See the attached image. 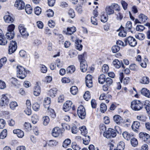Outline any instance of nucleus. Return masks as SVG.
I'll use <instances>...</instances> for the list:
<instances>
[{
	"label": "nucleus",
	"instance_id": "1",
	"mask_svg": "<svg viewBox=\"0 0 150 150\" xmlns=\"http://www.w3.org/2000/svg\"><path fill=\"white\" fill-rule=\"evenodd\" d=\"M143 106V104L138 100H133L131 103V108L135 111H138L141 110Z\"/></svg>",
	"mask_w": 150,
	"mask_h": 150
},
{
	"label": "nucleus",
	"instance_id": "2",
	"mask_svg": "<svg viewBox=\"0 0 150 150\" xmlns=\"http://www.w3.org/2000/svg\"><path fill=\"white\" fill-rule=\"evenodd\" d=\"M17 77L21 79H23L26 76L27 72L23 67L18 65L16 67Z\"/></svg>",
	"mask_w": 150,
	"mask_h": 150
},
{
	"label": "nucleus",
	"instance_id": "3",
	"mask_svg": "<svg viewBox=\"0 0 150 150\" xmlns=\"http://www.w3.org/2000/svg\"><path fill=\"white\" fill-rule=\"evenodd\" d=\"M103 135L107 138L114 137L116 135V132L115 130L112 128H110L108 129V130L104 132Z\"/></svg>",
	"mask_w": 150,
	"mask_h": 150
},
{
	"label": "nucleus",
	"instance_id": "4",
	"mask_svg": "<svg viewBox=\"0 0 150 150\" xmlns=\"http://www.w3.org/2000/svg\"><path fill=\"white\" fill-rule=\"evenodd\" d=\"M19 32L23 38H27L29 34L26 31V28L23 24H20L18 26Z\"/></svg>",
	"mask_w": 150,
	"mask_h": 150
},
{
	"label": "nucleus",
	"instance_id": "5",
	"mask_svg": "<svg viewBox=\"0 0 150 150\" xmlns=\"http://www.w3.org/2000/svg\"><path fill=\"white\" fill-rule=\"evenodd\" d=\"M124 42L126 45L128 42L129 45L132 47H134L137 44V42L135 39L131 36H129L127 38H125Z\"/></svg>",
	"mask_w": 150,
	"mask_h": 150
},
{
	"label": "nucleus",
	"instance_id": "6",
	"mask_svg": "<svg viewBox=\"0 0 150 150\" xmlns=\"http://www.w3.org/2000/svg\"><path fill=\"white\" fill-rule=\"evenodd\" d=\"M77 112L78 116L81 119L85 118L86 113L85 109L83 105H81L78 107Z\"/></svg>",
	"mask_w": 150,
	"mask_h": 150
},
{
	"label": "nucleus",
	"instance_id": "7",
	"mask_svg": "<svg viewBox=\"0 0 150 150\" xmlns=\"http://www.w3.org/2000/svg\"><path fill=\"white\" fill-rule=\"evenodd\" d=\"M140 139L147 144H150V135L144 132H140L139 134Z\"/></svg>",
	"mask_w": 150,
	"mask_h": 150
},
{
	"label": "nucleus",
	"instance_id": "8",
	"mask_svg": "<svg viewBox=\"0 0 150 150\" xmlns=\"http://www.w3.org/2000/svg\"><path fill=\"white\" fill-rule=\"evenodd\" d=\"M17 44L15 41H12L9 45L8 53L12 54L14 53L17 49Z\"/></svg>",
	"mask_w": 150,
	"mask_h": 150
},
{
	"label": "nucleus",
	"instance_id": "9",
	"mask_svg": "<svg viewBox=\"0 0 150 150\" xmlns=\"http://www.w3.org/2000/svg\"><path fill=\"white\" fill-rule=\"evenodd\" d=\"M15 6L18 10L23 9L25 7V3L22 0H17L15 2Z\"/></svg>",
	"mask_w": 150,
	"mask_h": 150
},
{
	"label": "nucleus",
	"instance_id": "10",
	"mask_svg": "<svg viewBox=\"0 0 150 150\" xmlns=\"http://www.w3.org/2000/svg\"><path fill=\"white\" fill-rule=\"evenodd\" d=\"M85 82L86 86L89 88L93 86L92 76L90 74L87 75L86 77Z\"/></svg>",
	"mask_w": 150,
	"mask_h": 150
},
{
	"label": "nucleus",
	"instance_id": "11",
	"mask_svg": "<svg viewBox=\"0 0 150 150\" xmlns=\"http://www.w3.org/2000/svg\"><path fill=\"white\" fill-rule=\"evenodd\" d=\"M0 101V106L1 107L7 105L9 101V99L5 95H3Z\"/></svg>",
	"mask_w": 150,
	"mask_h": 150
},
{
	"label": "nucleus",
	"instance_id": "12",
	"mask_svg": "<svg viewBox=\"0 0 150 150\" xmlns=\"http://www.w3.org/2000/svg\"><path fill=\"white\" fill-rule=\"evenodd\" d=\"M72 102L71 101H67L64 104L63 106V110L67 112L70 109L72 104Z\"/></svg>",
	"mask_w": 150,
	"mask_h": 150
},
{
	"label": "nucleus",
	"instance_id": "13",
	"mask_svg": "<svg viewBox=\"0 0 150 150\" xmlns=\"http://www.w3.org/2000/svg\"><path fill=\"white\" fill-rule=\"evenodd\" d=\"M140 127L139 122L138 121L134 122L132 126V129L135 132H139V128Z\"/></svg>",
	"mask_w": 150,
	"mask_h": 150
},
{
	"label": "nucleus",
	"instance_id": "14",
	"mask_svg": "<svg viewBox=\"0 0 150 150\" xmlns=\"http://www.w3.org/2000/svg\"><path fill=\"white\" fill-rule=\"evenodd\" d=\"M62 133L60 129L58 127H56L52 129V134L54 137H57Z\"/></svg>",
	"mask_w": 150,
	"mask_h": 150
},
{
	"label": "nucleus",
	"instance_id": "15",
	"mask_svg": "<svg viewBox=\"0 0 150 150\" xmlns=\"http://www.w3.org/2000/svg\"><path fill=\"white\" fill-rule=\"evenodd\" d=\"M7 43V40L6 39L2 30L0 29V45H4Z\"/></svg>",
	"mask_w": 150,
	"mask_h": 150
},
{
	"label": "nucleus",
	"instance_id": "16",
	"mask_svg": "<svg viewBox=\"0 0 150 150\" xmlns=\"http://www.w3.org/2000/svg\"><path fill=\"white\" fill-rule=\"evenodd\" d=\"M112 64L114 67L117 69L120 68L121 66L122 67L125 68L124 65L122 64V63L117 59H115L113 61Z\"/></svg>",
	"mask_w": 150,
	"mask_h": 150
},
{
	"label": "nucleus",
	"instance_id": "17",
	"mask_svg": "<svg viewBox=\"0 0 150 150\" xmlns=\"http://www.w3.org/2000/svg\"><path fill=\"white\" fill-rule=\"evenodd\" d=\"M37 85L34 87V88L33 93L35 96H38L41 92L40 89V86L38 84V83H36Z\"/></svg>",
	"mask_w": 150,
	"mask_h": 150
},
{
	"label": "nucleus",
	"instance_id": "18",
	"mask_svg": "<svg viewBox=\"0 0 150 150\" xmlns=\"http://www.w3.org/2000/svg\"><path fill=\"white\" fill-rule=\"evenodd\" d=\"M141 93L145 96L150 98V91L146 88H143L141 90Z\"/></svg>",
	"mask_w": 150,
	"mask_h": 150
},
{
	"label": "nucleus",
	"instance_id": "19",
	"mask_svg": "<svg viewBox=\"0 0 150 150\" xmlns=\"http://www.w3.org/2000/svg\"><path fill=\"white\" fill-rule=\"evenodd\" d=\"M50 98L48 97H45L44 99L43 105L45 108H48L50 107L49 105L50 103Z\"/></svg>",
	"mask_w": 150,
	"mask_h": 150
},
{
	"label": "nucleus",
	"instance_id": "20",
	"mask_svg": "<svg viewBox=\"0 0 150 150\" xmlns=\"http://www.w3.org/2000/svg\"><path fill=\"white\" fill-rule=\"evenodd\" d=\"M86 57V52H84L82 54L79 55L78 56V58L80 63L84 62L86 63V61L85 60Z\"/></svg>",
	"mask_w": 150,
	"mask_h": 150
},
{
	"label": "nucleus",
	"instance_id": "21",
	"mask_svg": "<svg viewBox=\"0 0 150 150\" xmlns=\"http://www.w3.org/2000/svg\"><path fill=\"white\" fill-rule=\"evenodd\" d=\"M13 132L14 134H16L19 138H22L24 135L23 132L19 129L14 130Z\"/></svg>",
	"mask_w": 150,
	"mask_h": 150
},
{
	"label": "nucleus",
	"instance_id": "22",
	"mask_svg": "<svg viewBox=\"0 0 150 150\" xmlns=\"http://www.w3.org/2000/svg\"><path fill=\"white\" fill-rule=\"evenodd\" d=\"M140 83L144 84H148L149 83V79L148 77L143 76L140 79Z\"/></svg>",
	"mask_w": 150,
	"mask_h": 150
},
{
	"label": "nucleus",
	"instance_id": "23",
	"mask_svg": "<svg viewBox=\"0 0 150 150\" xmlns=\"http://www.w3.org/2000/svg\"><path fill=\"white\" fill-rule=\"evenodd\" d=\"M5 22L8 23H11L13 22L14 19L10 15H6L4 17Z\"/></svg>",
	"mask_w": 150,
	"mask_h": 150
},
{
	"label": "nucleus",
	"instance_id": "24",
	"mask_svg": "<svg viewBox=\"0 0 150 150\" xmlns=\"http://www.w3.org/2000/svg\"><path fill=\"white\" fill-rule=\"evenodd\" d=\"M125 143L123 141L120 142L117 145L116 149L114 150H123L125 148Z\"/></svg>",
	"mask_w": 150,
	"mask_h": 150
},
{
	"label": "nucleus",
	"instance_id": "25",
	"mask_svg": "<svg viewBox=\"0 0 150 150\" xmlns=\"http://www.w3.org/2000/svg\"><path fill=\"white\" fill-rule=\"evenodd\" d=\"M105 11L107 15H111L114 13V11L111 5L107 6L105 8Z\"/></svg>",
	"mask_w": 150,
	"mask_h": 150
},
{
	"label": "nucleus",
	"instance_id": "26",
	"mask_svg": "<svg viewBox=\"0 0 150 150\" xmlns=\"http://www.w3.org/2000/svg\"><path fill=\"white\" fill-rule=\"evenodd\" d=\"M76 30V28L74 26L70 28H67L66 34H67L71 35L75 32Z\"/></svg>",
	"mask_w": 150,
	"mask_h": 150
},
{
	"label": "nucleus",
	"instance_id": "27",
	"mask_svg": "<svg viewBox=\"0 0 150 150\" xmlns=\"http://www.w3.org/2000/svg\"><path fill=\"white\" fill-rule=\"evenodd\" d=\"M79 129L80 130L81 134L82 135L86 137V135L87 133V131L85 126H83L79 127Z\"/></svg>",
	"mask_w": 150,
	"mask_h": 150
},
{
	"label": "nucleus",
	"instance_id": "28",
	"mask_svg": "<svg viewBox=\"0 0 150 150\" xmlns=\"http://www.w3.org/2000/svg\"><path fill=\"white\" fill-rule=\"evenodd\" d=\"M113 119L114 121L117 124H119L122 120V118L118 115H116L114 116Z\"/></svg>",
	"mask_w": 150,
	"mask_h": 150
},
{
	"label": "nucleus",
	"instance_id": "29",
	"mask_svg": "<svg viewBox=\"0 0 150 150\" xmlns=\"http://www.w3.org/2000/svg\"><path fill=\"white\" fill-rule=\"evenodd\" d=\"M80 63V69L81 71L83 72H85L86 71L87 67V65L86 62V63H84V62Z\"/></svg>",
	"mask_w": 150,
	"mask_h": 150
},
{
	"label": "nucleus",
	"instance_id": "30",
	"mask_svg": "<svg viewBox=\"0 0 150 150\" xmlns=\"http://www.w3.org/2000/svg\"><path fill=\"white\" fill-rule=\"evenodd\" d=\"M25 10L26 12L28 14H31L33 11V9L31 6L29 4H27L25 6Z\"/></svg>",
	"mask_w": 150,
	"mask_h": 150
},
{
	"label": "nucleus",
	"instance_id": "31",
	"mask_svg": "<svg viewBox=\"0 0 150 150\" xmlns=\"http://www.w3.org/2000/svg\"><path fill=\"white\" fill-rule=\"evenodd\" d=\"M75 70V68L74 66L72 65L70 66L67 69V73H72Z\"/></svg>",
	"mask_w": 150,
	"mask_h": 150
},
{
	"label": "nucleus",
	"instance_id": "32",
	"mask_svg": "<svg viewBox=\"0 0 150 150\" xmlns=\"http://www.w3.org/2000/svg\"><path fill=\"white\" fill-rule=\"evenodd\" d=\"M105 76L103 74H101L98 78V82L100 84H103L105 81Z\"/></svg>",
	"mask_w": 150,
	"mask_h": 150
},
{
	"label": "nucleus",
	"instance_id": "33",
	"mask_svg": "<svg viewBox=\"0 0 150 150\" xmlns=\"http://www.w3.org/2000/svg\"><path fill=\"white\" fill-rule=\"evenodd\" d=\"M57 90L56 88H53L49 91V94L50 96L52 97H54L57 93Z\"/></svg>",
	"mask_w": 150,
	"mask_h": 150
},
{
	"label": "nucleus",
	"instance_id": "34",
	"mask_svg": "<svg viewBox=\"0 0 150 150\" xmlns=\"http://www.w3.org/2000/svg\"><path fill=\"white\" fill-rule=\"evenodd\" d=\"M122 135L125 139L127 140H129L131 137L130 134L127 132H124L122 133Z\"/></svg>",
	"mask_w": 150,
	"mask_h": 150
},
{
	"label": "nucleus",
	"instance_id": "35",
	"mask_svg": "<svg viewBox=\"0 0 150 150\" xmlns=\"http://www.w3.org/2000/svg\"><path fill=\"white\" fill-rule=\"evenodd\" d=\"M113 10L114 9L117 12H119L120 10V6L117 4L113 3L111 5Z\"/></svg>",
	"mask_w": 150,
	"mask_h": 150
},
{
	"label": "nucleus",
	"instance_id": "36",
	"mask_svg": "<svg viewBox=\"0 0 150 150\" xmlns=\"http://www.w3.org/2000/svg\"><path fill=\"white\" fill-rule=\"evenodd\" d=\"M71 143V140L69 139H67L64 141L63 143V146L66 148Z\"/></svg>",
	"mask_w": 150,
	"mask_h": 150
},
{
	"label": "nucleus",
	"instance_id": "37",
	"mask_svg": "<svg viewBox=\"0 0 150 150\" xmlns=\"http://www.w3.org/2000/svg\"><path fill=\"white\" fill-rule=\"evenodd\" d=\"M130 142L132 145L133 147L137 146L138 144L137 139L134 138H132L131 139Z\"/></svg>",
	"mask_w": 150,
	"mask_h": 150
},
{
	"label": "nucleus",
	"instance_id": "38",
	"mask_svg": "<svg viewBox=\"0 0 150 150\" xmlns=\"http://www.w3.org/2000/svg\"><path fill=\"white\" fill-rule=\"evenodd\" d=\"M70 91L72 94L75 95L77 92V88L75 86H73L70 88Z\"/></svg>",
	"mask_w": 150,
	"mask_h": 150
},
{
	"label": "nucleus",
	"instance_id": "39",
	"mask_svg": "<svg viewBox=\"0 0 150 150\" xmlns=\"http://www.w3.org/2000/svg\"><path fill=\"white\" fill-rule=\"evenodd\" d=\"M14 35L15 34L14 33H13V31L12 32L8 31L6 33V36L8 39L10 40L13 38L14 37Z\"/></svg>",
	"mask_w": 150,
	"mask_h": 150
},
{
	"label": "nucleus",
	"instance_id": "40",
	"mask_svg": "<svg viewBox=\"0 0 150 150\" xmlns=\"http://www.w3.org/2000/svg\"><path fill=\"white\" fill-rule=\"evenodd\" d=\"M39 120L38 116L36 115H34L32 117L31 120L33 124H35L37 123Z\"/></svg>",
	"mask_w": 150,
	"mask_h": 150
},
{
	"label": "nucleus",
	"instance_id": "41",
	"mask_svg": "<svg viewBox=\"0 0 150 150\" xmlns=\"http://www.w3.org/2000/svg\"><path fill=\"white\" fill-rule=\"evenodd\" d=\"M7 135V131L4 129L1 133L0 134V139H3L5 138Z\"/></svg>",
	"mask_w": 150,
	"mask_h": 150
},
{
	"label": "nucleus",
	"instance_id": "42",
	"mask_svg": "<svg viewBox=\"0 0 150 150\" xmlns=\"http://www.w3.org/2000/svg\"><path fill=\"white\" fill-rule=\"evenodd\" d=\"M32 108L34 111H38L40 109V105L37 103H35L33 104Z\"/></svg>",
	"mask_w": 150,
	"mask_h": 150
},
{
	"label": "nucleus",
	"instance_id": "43",
	"mask_svg": "<svg viewBox=\"0 0 150 150\" xmlns=\"http://www.w3.org/2000/svg\"><path fill=\"white\" fill-rule=\"evenodd\" d=\"M139 18L142 22H144L147 19V17L144 14H141L139 16Z\"/></svg>",
	"mask_w": 150,
	"mask_h": 150
},
{
	"label": "nucleus",
	"instance_id": "44",
	"mask_svg": "<svg viewBox=\"0 0 150 150\" xmlns=\"http://www.w3.org/2000/svg\"><path fill=\"white\" fill-rule=\"evenodd\" d=\"M106 105L104 103H101L100 105V111L103 113H104L107 110Z\"/></svg>",
	"mask_w": 150,
	"mask_h": 150
},
{
	"label": "nucleus",
	"instance_id": "45",
	"mask_svg": "<svg viewBox=\"0 0 150 150\" xmlns=\"http://www.w3.org/2000/svg\"><path fill=\"white\" fill-rule=\"evenodd\" d=\"M24 127L25 130L27 131H29L31 129V125L28 122H25L24 124Z\"/></svg>",
	"mask_w": 150,
	"mask_h": 150
},
{
	"label": "nucleus",
	"instance_id": "46",
	"mask_svg": "<svg viewBox=\"0 0 150 150\" xmlns=\"http://www.w3.org/2000/svg\"><path fill=\"white\" fill-rule=\"evenodd\" d=\"M77 52L76 51L74 50H72L70 51L69 55L71 58H73L77 55Z\"/></svg>",
	"mask_w": 150,
	"mask_h": 150
},
{
	"label": "nucleus",
	"instance_id": "47",
	"mask_svg": "<svg viewBox=\"0 0 150 150\" xmlns=\"http://www.w3.org/2000/svg\"><path fill=\"white\" fill-rule=\"evenodd\" d=\"M17 106V103L15 101L11 102L10 103V108L12 110H14L15 109V108Z\"/></svg>",
	"mask_w": 150,
	"mask_h": 150
},
{
	"label": "nucleus",
	"instance_id": "48",
	"mask_svg": "<svg viewBox=\"0 0 150 150\" xmlns=\"http://www.w3.org/2000/svg\"><path fill=\"white\" fill-rule=\"evenodd\" d=\"M91 94L89 91L86 92L83 96L84 99L86 101H88L91 98Z\"/></svg>",
	"mask_w": 150,
	"mask_h": 150
},
{
	"label": "nucleus",
	"instance_id": "49",
	"mask_svg": "<svg viewBox=\"0 0 150 150\" xmlns=\"http://www.w3.org/2000/svg\"><path fill=\"white\" fill-rule=\"evenodd\" d=\"M43 124L45 125H47L49 123L50 119L47 116H45L43 117Z\"/></svg>",
	"mask_w": 150,
	"mask_h": 150
},
{
	"label": "nucleus",
	"instance_id": "50",
	"mask_svg": "<svg viewBox=\"0 0 150 150\" xmlns=\"http://www.w3.org/2000/svg\"><path fill=\"white\" fill-rule=\"evenodd\" d=\"M116 16V19L117 20H121L123 17V16L122 13L120 11L119 12H116L115 13Z\"/></svg>",
	"mask_w": 150,
	"mask_h": 150
},
{
	"label": "nucleus",
	"instance_id": "51",
	"mask_svg": "<svg viewBox=\"0 0 150 150\" xmlns=\"http://www.w3.org/2000/svg\"><path fill=\"white\" fill-rule=\"evenodd\" d=\"M75 44L76 49L79 51L81 50L83 46L81 44H79V41L78 40H76L75 42Z\"/></svg>",
	"mask_w": 150,
	"mask_h": 150
},
{
	"label": "nucleus",
	"instance_id": "52",
	"mask_svg": "<svg viewBox=\"0 0 150 150\" xmlns=\"http://www.w3.org/2000/svg\"><path fill=\"white\" fill-rule=\"evenodd\" d=\"M111 50L113 53H115L119 51L120 47L117 45H115L112 47Z\"/></svg>",
	"mask_w": 150,
	"mask_h": 150
},
{
	"label": "nucleus",
	"instance_id": "53",
	"mask_svg": "<svg viewBox=\"0 0 150 150\" xmlns=\"http://www.w3.org/2000/svg\"><path fill=\"white\" fill-rule=\"evenodd\" d=\"M126 30H129L132 28V23L130 21H128L127 23L125 26Z\"/></svg>",
	"mask_w": 150,
	"mask_h": 150
},
{
	"label": "nucleus",
	"instance_id": "54",
	"mask_svg": "<svg viewBox=\"0 0 150 150\" xmlns=\"http://www.w3.org/2000/svg\"><path fill=\"white\" fill-rule=\"evenodd\" d=\"M6 61V58L4 57L0 60V69L5 64Z\"/></svg>",
	"mask_w": 150,
	"mask_h": 150
},
{
	"label": "nucleus",
	"instance_id": "55",
	"mask_svg": "<svg viewBox=\"0 0 150 150\" xmlns=\"http://www.w3.org/2000/svg\"><path fill=\"white\" fill-rule=\"evenodd\" d=\"M135 37L139 40H142L144 38L145 35L142 33H139L138 35H135Z\"/></svg>",
	"mask_w": 150,
	"mask_h": 150
},
{
	"label": "nucleus",
	"instance_id": "56",
	"mask_svg": "<svg viewBox=\"0 0 150 150\" xmlns=\"http://www.w3.org/2000/svg\"><path fill=\"white\" fill-rule=\"evenodd\" d=\"M34 12L37 15H39L41 12V9L38 6H37L35 8Z\"/></svg>",
	"mask_w": 150,
	"mask_h": 150
},
{
	"label": "nucleus",
	"instance_id": "57",
	"mask_svg": "<svg viewBox=\"0 0 150 150\" xmlns=\"http://www.w3.org/2000/svg\"><path fill=\"white\" fill-rule=\"evenodd\" d=\"M72 147L74 150H80L81 149L80 146L76 143L72 144Z\"/></svg>",
	"mask_w": 150,
	"mask_h": 150
},
{
	"label": "nucleus",
	"instance_id": "58",
	"mask_svg": "<svg viewBox=\"0 0 150 150\" xmlns=\"http://www.w3.org/2000/svg\"><path fill=\"white\" fill-rule=\"evenodd\" d=\"M58 142L55 140H51L48 143V145L50 146H56L57 145Z\"/></svg>",
	"mask_w": 150,
	"mask_h": 150
},
{
	"label": "nucleus",
	"instance_id": "59",
	"mask_svg": "<svg viewBox=\"0 0 150 150\" xmlns=\"http://www.w3.org/2000/svg\"><path fill=\"white\" fill-rule=\"evenodd\" d=\"M69 14L70 17L71 18H73L75 16L74 11L72 9H70L69 10Z\"/></svg>",
	"mask_w": 150,
	"mask_h": 150
},
{
	"label": "nucleus",
	"instance_id": "60",
	"mask_svg": "<svg viewBox=\"0 0 150 150\" xmlns=\"http://www.w3.org/2000/svg\"><path fill=\"white\" fill-rule=\"evenodd\" d=\"M145 27L142 25H138L136 27V30L137 31L141 32L144 30Z\"/></svg>",
	"mask_w": 150,
	"mask_h": 150
},
{
	"label": "nucleus",
	"instance_id": "61",
	"mask_svg": "<svg viewBox=\"0 0 150 150\" xmlns=\"http://www.w3.org/2000/svg\"><path fill=\"white\" fill-rule=\"evenodd\" d=\"M76 10L77 12L79 13H81L83 11L82 6L80 5H78L76 6Z\"/></svg>",
	"mask_w": 150,
	"mask_h": 150
},
{
	"label": "nucleus",
	"instance_id": "62",
	"mask_svg": "<svg viewBox=\"0 0 150 150\" xmlns=\"http://www.w3.org/2000/svg\"><path fill=\"white\" fill-rule=\"evenodd\" d=\"M137 118L138 120L143 122H144L146 120V117L143 115L137 116Z\"/></svg>",
	"mask_w": 150,
	"mask_h": 150
},
{
	"label": "nucleus",
	"instance_id": "63",
	"mask_svg": "<svg viewBox=\"0 0 150 150\" xmlns=\"http://www.w3.org/2000/svg\"><path fill=\"white\" fill-rule=\"evenodd\" d=\"M105 81L106 82L107 85L109 86L111 85L113 82L112 79L109 77H108L106 79Z\"/></svg>",
	"mask_w": 150,
	"mask_h": 150
},
{
	"label": "nucleus",
	"instance_id": "64",
	"mask_svg": "<svg viewBox=\"0 0 150 150\" xmlns=\"http://www.w3.org/2000/svg\"><path fill=\"white\" fill-rule=\"evenodd\" d=\"M108 18L107 15L105 16V15L103 14L101 16L100 20L102 22L105 23L107 21Z\"/></svg>",
	"mask_w": 150,
	"mask_h": 150
}]
</instances>
